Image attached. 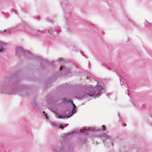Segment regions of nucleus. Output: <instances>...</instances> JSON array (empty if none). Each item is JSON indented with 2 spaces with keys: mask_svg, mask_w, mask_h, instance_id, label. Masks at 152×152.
Masks as SVG:
<instances>
[{
  "mask_svg": "<svg viewBox=\"0 0 152 152\" xmlns=\"http://www.w3.org/2000/svg\"><path fill=\"white\" fill-rule=\"evenodd\" d=\"M32 18L34 20H36L38 21L40 20V17L39 15H35L32 17Z\"/></svg>",
  "mask_w": 152,
  "mask_h": 152,
  "instance_id": "f3484780",
  "label": "nucleus"
},
{
  "mask_svg": "<svg viewBox=\"0 0 152 152\" xmlns=\"http://www.w3.org/2000/svg\"><path fill=\"white\" fill-rule=\"evenodd\" d=\"M72 104V111L69 113L68 115H66V116H63V118H69L77 113V107L73 102Z\"/></svg>",
  "mask_w": 152,
  "mask_h": 152,
  "instance_id": "9b49d317",
  "label": "nucleus"
},
{
  "mask_svg": "<svg viewBox=\"0 0 152 152\" xmlns=\"http://www.w3.org/2000/svg\"><path fill=\"white\" fill-rule=\"evenodd\" d=\"M4 43L1 41H0V47L4 46Z\"/></svg>",
  "mask_w": 152,
  "mask_h": 152,
  "instance_id": "5701e85b",
  "label": "nucleus"
},
{
  "mask_svg": "<svg viewBox=\"0 0 152 152\" xmlns=\"http://www.w3.org/2000/svg\"><path fill=\"white\" fill-rule=\"evenodd\" d=\"M51 110L53 113H54L57 115V116L59 117L60 118L62 119H64L65 118H63V116H66V115H62L60 113H57V109H56V110H53L52 109Z\"/></svg>",
  "mask_w": 152,
  "mask_h": 152,
  "instance_id": "dca6fc26",
  "label": "nucleus"
},
{
  "mask_svg": "<svg viewBox=\"0 0 152 152\" xmlns=\"http://www.w3.org/2000/svg\"><path fill=\"white\" fill-rule=\"evenodd\" d=\"M15 53L16 55L19 58H21L24 57L26 59L33 60L39 63L43 66V68L41 67L44 72H49L48 67L49 65L46 60L43 59L42 57L31 54L30 51L26 50L21 46L16 48Z\"/></svg>",
  "mask_w": 152,
  "mask_h": 152,
  "instance_id": "39448f33",
  "label": "nucleus"
},
{
  "mask_svg": "<svg viewBox=\"0 0 152 152\" xmlns=\"http://www.w3.org/2000/svg\"><path fill=\"white\" fill-rule=\"evenodd\" d=\"M45 117H46V118L47 119L48 118H47V117L46 116H45Z\"/></svg>",
  "mask_w": 152,
  "mask_h": 152,
  "instance_id": "7c9ffc66",
  "label": "nucleus"
},
{
  "mask_svg": "<svg viewBox=\"0 0 152 152\" xmlns=\"http://www.w3.org/2000/svg\"><path fill=\"white\" fill-rule=\"evenodd\" d=\"M127 77H124L123 76H121V78H119L120 83L121 85H125L127 83Z\"/></svg>",
  "mask_w": 152,
  "mask_h": 152,
  "instance_id": "4468645a",
  "label": "nucleus"
},
{
  "mask_svg": "<svg viewBox=\"0 0 152 152\" xmlns=\"http://www.w3.org/2000/svg\"><path fill=\"white\" fill-rule=\"evenodd\" d=\"M127 91H128V93L126 92V93L129 96V91H128V89L127 90Z\"/></svg>",
  "mask_w": 152,
  "mask_h": 152,
  "instance_id": "bb28decb",
  "label": "nucleus"
},
{
  "mask_svg": "<svg viewBox=\"0 0 152 152\" xmlns=\"http://www.w3.org/2000/svg\"><path fill=\"white\" fill-rule=\"evenodd\" d=\"M145 25H147L151 27L152 29V23H149L148 21L145 20Z\"/></svg>",
  "mask_w": 152,
  "mask_h": 152,
  "instance_id": "a211bd4d",
  "label": "nucleus"
},
{
  "mask_svg": "<svg viewBox=\"0 0 152 152\" xmlns=\"http://www.w3.org/2000/svg\"><path fill=\"white\" fill-rule=\"evenodd\" d=\"M82 91V95L79 96L78 98L82 99L89 96L92 97L94 99L99 97L102 94L105 92V89L101 83L98 82L94 88L90 86H85L81 89Z\"/></svg>",
  "mask_w": 152,
  "mask_h": 152,
  "instance_id": "423d86ee",
  "label": "nucleus"
},
{
  "mask_svg": "<svg viewBox=\"0 0 152 152\" xmlns=\"http://www.w3.org/2000/svg\"><path fill=\"white\" fill-rule=\"evenodd\" d=\"M84 103H83L82 104V105H84Z\"/></svg>",
  "mask_w": 152,
  "mask_h": 152,
  "instance_id": "2f4dec72",
  "label": "nucleus"
},
{
  "mask_svg": "<svg viewBox=\"0 0 152 152\" xmlns=\"http://www.w3.org/2000/svg\"><path fill=\"white\" fill-rule=\"evenodd\" d=\"M106 130V128L105 126L102 125L100 127H88V129L86 130L85 129H81L78 131V133L83 134L85 136H88L89 137L91 136L95 137L100 139L102 140L103 143H105V142L107 143V141H109V143L106 144H104L105 146L106 145L107 146H110L111 145L112 147L113 146V142H114L116 140V139L114 136L112 134H108L105 133H103L102 134H99L97 135L93 134L91 135V132H100L102 131H105Z\"/></svg>",
  "mask_w": 152,
  "mask_h": 152,
  "instance_id": "f03ea898",
  "label": "nucleus"
},
{
  "mask_svg": "<svg viewBox=\"0 0 152 152\" xmlns=\"http://www.w3.org/2000/svg\"><path fill=\"white\" fill-rule=\"evenodd\" d=\"M48 81H49V82H51V81L50 80H48Z\"/></svg>",
  "mask_w": 152,
  "mask_h": 152,
  "instance_id": "c85d7f7f",
  "label": "nucleus"
},
{
  "mask_svg": "<svg viewBox=\"0 0 152 152\" xmlns=\"http://www.w3.org/2000/svg\"><path fill=\"white\" fill-rule=\"evenodd\" d=\"M81 53V54H82V56H85V57L86 58H87L86 57V56H84V53H83V54H82V53Z\"/></svg>",
  "mask_w": 152,
  "mask_h": 152,
  "instance_id": "a878e982",
  "label": "nucleus"
},
{
  "mask_svg": "<svg viewBox=\"0 0 152 152\" xmlns=\"http://www.w3.org/2000/svg\"><path fill=\"white\" fill-rule=\"evenodd\" d=\"M60 31V28L57 26L55 27L54 30L53 29L52 30L48 29L40 31L31 28L26 25L25 26L24 31L29 34L36 36L38 38L40 39L45 45H47L48 46L50 45L49 43H50L51 41L48 37L52 39L53 37L58 34Z\"/></svg>",
  "mask_w": 152,
  "mask_h": 152,
  "instance_id": "f257e3e1",
  "label": "nucleus"
},
{
  "mask_svg": "<svg viewBox=\"0 0 152 152\" xmlns=\"http://www.w3.org/2000/svg\"><path fill=\"white\" fill-rule=\"evenodd\" d=\"M102 65L106 67L109 70H111L113 67L111 64L109 62L108 60L103 61H102Z\"/></svg>",
  "mask_w": 152,
  "mask_h": 152,
  "instance_id": "f8f14e48",
  "label": "nucleus"
},
{
  "mask_svg": "<svg viewBox=\"0 0 152 152\" xmlns=\"http://www.w3.org/2000/svg\"><path fill=\"white\" fill-rule=\"evenodd\" d=\"M56 62L62 64L60 68H58L59 71L61 73V75H70L71 74H72V70L69 68H66L65 66L66 62L64 60V59L61 58L58 59V60L56 61Z\"/></svg>",
  "mask_w": 152,
  "mask_h": 152,
  "instance_id": "1a4fd4ad",
  "label": "nucleus"
},
{
  "mask_svg": "<svg viewBox=\"0 0 152 152\" xmlns=\"http://www.w3.org/2000/svg\"><path fill=\"white\" fill-rule=\"evenodd\" d=\"M75 133V132H73L62 134L59 137L60 143L56 146L52 147L53 152H72L75 147V145L71 142L69 139Z\"/></svg>",
  "mask_w": 152,
  "mask_h": 152,
  "instance_id": "20e7f679",
  "label": "nucleus"
},
{
  "mask_svg": "<svg viewBox=\"0 0 152 152\" xmlns=\"http://www.w3.org/2000/svg\"><path fill=\"white\" fill-rule=\"evenodd\" d=\"M51 125L53 127H57L59 128L62 129L63 128H64L66 127L68 125H69V124H64L60 123H57L55 124H54V123L53 122H51Z\"/></svg>",
  "mask_w": 152,
  "mask_h": 152,
  "instance_id": "ddd939ff",
  "label": "nucleus"
},
{
  "mask_svg": "<svg viewBox=\"0 0 152 152\" xmlns=\"http://www.w3.org/2000/svg\"><path fill=\"white\" fill-rule=\"evenodd\" d=\"M4 46L0 47L1 48H0V53L4 52L5 50L3 48Z\"/></svg>",
  "mask_w": 152,
  "mask_h": 152,
  "instance_id": "aec40b11",
  "label": "nucleus"
},
{
  "mask_svg": "<svg viewBox=\"0 0 152 152\" xmlns=\"http://www.w3.org/2000/svg\"><path fill=\"white\" fill-rule=\"evenodd\" d=\"M62 101L64 102H67V100L66 98H64L62 99Z\"/></svg>",
  "mask_w": 152,
  "mask_h": 152,
  "instance_id": "393cba45",
  "label": "nucleus"
},
{
  "mask_svg": "<svg viewBox=\"0 0 152 152\" xmlns=\"http://www.w3.org/2000/svg\"><path fill=\"white\" fill-rule=\"evenodd\" d=\"M43 113H44V114H45V112L44 111H43Z\"/></svg>",
  "mask_w": 152,
  "mask_h": 152,
  "instance_id": "c756f323",
  "label": "nucleus"
},
{
  "mask_svg": "<svg viewBox=\"0 0 152 152\" xmlns=\"http://www.w3.org/2000/svg\"><path fill=\"white\" fill-rule=\"evenodd\" d=\"M7 31V30L6 29H4V32H6Z\"/></svg>",
  "mask_w": 152,
  "mask_h": 152,
  "instance_id": "cd10ccee",
  "label": "nucleus"
},
{
  "mask_svg": "<svg viewBox=\"0 0 152 152\" xmlns=\"http://www.w3.org/2000/svg\"><path fill=\"white\" fill-rule=\"evenodd\" d=\"M149 123L151 124H152V115H151V116H149Z\"/></svg>",
  "mask_w": 152,
  "mask_h": 152,
  "instance_id": "6ab92c4d",
  "label": "nucleus"
},
{
  "mask_svg": "<svg viewBox=\"0 0 152 152\" xmlns=\"http://www.w3.org/2000/svg\"><path fill=\"white\" fill-rule=\"evenodd\" d=\"M21 78L20 75L17 74L16 78L15 91L16 90L18 94L21 96L24 97H28L29 94L32 92V89L30 88V86H25L20 83Z\"/></svg>",
  "mask_w": 152,
  "mask_h": 152,
  "instance_id": "0eeeda50",
  "label": "nucleus"
},
{
  "mask_svg": "<svg viewBox=\"0 0 152 152\" xmlns=\"http://www.w3.org/2000/svg\"><path fill=\"white\" fill-rule=\"evenodd\" d=\"M59 87L63 89H70L75 92L79 91L81 90L80 87L79 86H70L69 84H68L66 83L60 85Z\"/></svg>",
  "mask_w": 152,
  "mask_h": 152,
  "instance_id": "9d476101",
  "label": "nucleus"
},
{
  "mask_svg": "<svg viewBox=\"0 0 152 152\" xmlns=\"http://www.w3.org/2000/svg\"><path fill=\"white\" fill-rule=\"evenodd\" d=\"M60 5L63 9L65 20V23L68 31H70L71 26L78 22L77 17L72 15L73 6L71 4L70 0H61Z\"/></svg>",
  "mask_w": 152,
  "mask_h": 152,
  "instance_id": "7ed1b4c3",
  "label": "nucleus"
},
{
  "mask_svg": "<svg viewBox=\"0 0 152 152\" xmlns=\"http://www.w3.org/2000/svg\"><path fill=\"white\" fill-rule=\"evenodd\" d=\"M47 19L48 20H50V21H50V23H52L53 22V20H52V19L51 18H49V17H48L47 18Z\"/></svg>",
  "mask_w": 152,
  "mask_h": 152,
  "instance_id": "4be33fe9",
  "label": "nucleus"
},
{
  "mask_svg": "<svg viewBox=\"0 0 152 152\" xmlns=\"http://www.w3.org/2000/svg\"><path fill=\"white\" fill-rule=\"evenodd\" d=\"M85 25L86 26V24L85 23Z\"/></svg>",
  "mask_w": 152,
  "mask_h": 152,
  "instance_id": "473e14b6",
  "label": "nucleus"
},
{
  "mask_svg": "<svg viewBox=\"0 0 152 152\" xmlns=\"http://www.w3.org/2000/svg\"><path fill=\"white\" fill-rule=\"evenodd\" d=\"M17 74L15 73L12 77V81L13 83L11 86L8 87L7 84L1 86L0 91L2 94L10 95L12 94L15 91L14 88L15 87Z\"/></svg>",
  "mask_w": 152,
  "mask_h": 152,
  "instance_id": "6e6552de",
  "label": "nucleus"
},
{
  "mask_svg": "<svg viewBox=\"0 0 152 152\" xmlns=\"http://www.w3.org/2000/svg\"><path fill=\"white\" fill-rule=\"evenodd\" d=\"M86 138H84L81 140V142L82 143H84L86 141Z\"/></svg>",
  "mask_w": 152,
  "mask_h": 152,
  "instance_id": "412c9836",
  "label": "nucleus"
},
{
  "mask_svg": "<svg viewBox=\"0 0 152 152\" xmlns=\"http://www.w3.org/2000/svg\"><path fill=\"white\" fill-rule=\"evenodd\" d=\"M31 105L33 108L36 110H38L39 108V104L36 103L35 99L32 100Z\"/></svg>",
  "mask_w": 152,
  "mask_h": 152,
  "instance_id": "2eb2a0df",
  "label": "nucleus"
},
{
  "mask_svg": "<svg viewBox=\"0 0 152 152\" xmlns=\"http://www.w3.org/2000/svg\"><path fill=\"white\" fill-rule=\"evenodd\" d=\"M67 102L71 104H72V103H73V100L71 99H69L68 100H67Z\"/></svg>",
  "mask_w": 152,
  "mask_h": 152,
  "instance_id": "b1692460",
  "label": "nucleus"
}]
</instances>
